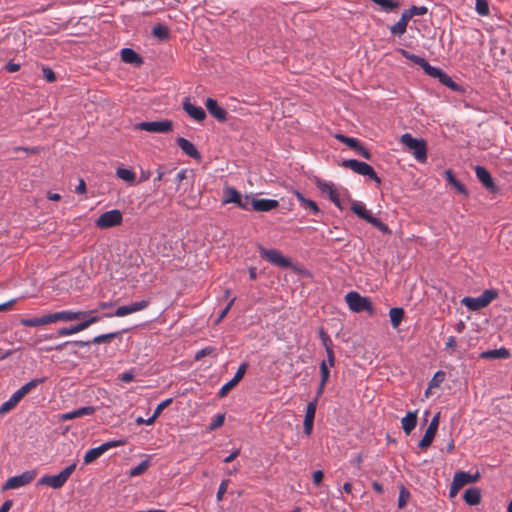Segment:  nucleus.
<instances>
[{
    "label": "nucleus",
    "mask_w": 512,
    "mask_h": 512,
    "mask_svg": "<svg viewBox=\"0 0 512 512\" xmlns=\"http://www.w3.org/2000/svg\"><path fill=\"white\" fill-rule=\"evenodd\" d=\"M44 382V378L42 379H33L26 384H24L21 388H19L12 396L2 403L0 406V415H5L12 409H14L17 404L34 388H36L39 384Z\"/></svg>",
    "instance_id": "obj_1"
},
{
    "label": "nucleus",
    "mask_w": 512,
    "mask_h": 512,
    "mask_svg": "<svg viewBox=\"0 0 512 512\" xmlns=\"http://www.w3.org/2000/svg\"><path fill=\"white\" fill-rule=\"evenodd\" d=\"M400 142L414 155L419 162H425L427 159V144L424 139L414 138L410 133L401 136Z\"/></svg>",
    "instance_id": "obj_2"
},
{
    "label": "nucleus",
    "mask_w": 512,
    "mask_h": 512,
    "mask_svg": "<svg viewBox=\"0 0 512 512\" xmlns=\"http://www.w3.org/2000/svg\"><path fill=\"white\" fill-rule=\"evenodd\" d=\"M345 301L352 312L360 313L367 311L369 315L374 314L373 305L368 297L361 296L356 291L348 292L345 295Z\"/></svg>",
    "instance_id": "obj_3"
},
{
    "label": "nucleus",
    "mask_w": 512,
    "mask_h": 512,
    "mask_svg": "<svg viewBox=\"0 0 512 512\" xmlns=\"http://www.w3.org/2000/svg\"><path fill=\"white\" fill-rule=\"evenodd\" d=\"M351 210L355 213L359 218L367 221L369 224L373 225L381 232L385 234H391V230L389 227L383 223L380 219L374 217L365 207V205L359 201H352Z\"/></svg>",
    "instance_id": "obj_4"
},
{
    "label": "nucleus",
    "mask_w": 512,
    "mask_h": 512,
    "mask_svg": "<svg viewBox=\"0 0 512 512\" xmlns=\"http://www.w3.org/2000/svg\"><path fill=\"white\" fill-rule=\"evenodd\" d=\"M497 296L498 292L496 290L487 289L478 297H464L462 303L468 309L476 311L488 306Z\"/></svg>",
    "instance_id": "obj_5"
},
{
    "label": "nucleus",
    "mask_w": 512,
    "mask_h": 512,
    "mask_svg": "<svg viewBox=\"0 0 512 512\" xmlns=\"http://www.w3.org/2000/svg\"><path fill=\"white\" fill-rule=\"evenodd\" d=\"M341 166L344 168H348L359 175L368 176L377 184H381V179L378 177L373 167L365 162L356 159H349L344 160Z\"/></svg>",
    "instance_id": "obj_6"
},
{
    "label": "nucleus",
    "mask_w": 512,
    "mask_h": 512,
    "mask_svg": "<svg viewBox=\"0 0 512 512\" xmlns=\"http://www.w3.org/2000/svg\"><path fill=\"white\" fill-rule=\"evenodd\" d=\"M76 469V463H72L57 475H45L39 480L40 485H48L54 489L61 488Z\"/></svg>",
    "instance_id": "obj_7"
},
{
    "label": "nucleus",
    "mask_w": 512,
    "mask_h": 512,
    "mask_svg": "<svg viewBox=\"0 0 512 512\" xmlns=\"http://www.w3.org/2000/svg\"><path fill=\"white\" fill-rule=\"evenodd\" d=\"M123 215L120 210L113 209L102 213L95 224L100 229H108L119 226L122 223Z\"/></svg>",
    "instance_id": "obj_8"
},
{
    "label": "nucleus",
    "mask_w": 512,
    "mask_h": 512,
    "mask_svg": "<svg viewBox=\"0 0 512 512\" xmlns=\"http://www.w3.org/2000/svg\"><path fill=\"white\" fill-rule=\"evenodd\" d=\"M259 253L263 259L278 267L289 268L292 265L290 259L283 256L282 253L277 249H267L260 247Z\"/></svg>",
    "instance_id": "obj_9"
},
{
    "label": "nucleus",
    "mask_w": 512,
    "mask_h": 512,
    "mask_svg": "<svg viewBox=\"0 0 512 512\" xmlns=\"http://www.w3.org/2000/svg\"><path fill=\"white\" fill-rule=\"evenodd\" d=\"M125 442L123 440H113L106 443H103L99 447L89 449L83 458L84 464L88 465L102 456L105 452H107L111 448L122 446Z\"/></svg>",
    "instance_id": "obj_10"
},
{
    "label": "nucleus",
    "mask_w": 512,
    "mask_h": 512,
    "mask_svg": "<svg viewBox=\"0 0 512 512\" xmlns=\"http://www.w3.org/2000/svg\"><path fill=\"white\" fill-rule=\"evenodd\" d=\"M474 171L477 179L483 185V187L489 192L496 194L499 191L498 186L496 185L494 179L492 178L490 172L483 166H475Z\"/></svg>",
    "instance_id": "obj_11"
},
{
    "label": "nucleus",
    "mask_w": 512,
    "mask_h": 512,
    "mask_svg": "<svg viewBox=\"0 0 512 512\" xmlns=\"http://www.w3.org/2000/svg\"><path fill=\"white\" fill-rule=\"evenodd\" d=\"M35 475L34 471H25L21 475L10 477L3 485V490L17 489L25 486L35 478Z\"/></svg>",
    "instance_id": "obj_12"
},
{
    "label": "nucleus",
    "mask_w": 512,
    "mask_h": 512,
    "mask_svg": "<svg viewBox=\"0 0 512 512\" xmlns=\"http://www.w3.org/2000/svg\"><path fill=\"white\" fill-rule=\"evenodd\" d=\"M141 130L152 132V133H167L173 128L171 120L142 122L138 126Z\"/></svg>",
    "instance_id": "obj_13"
},
{
    "label": "nucleus",
    "mask_w": 512,
    "mask_h": 512,
    "mask_svg": "<svg viewBox=\"0 0 512 512\" xmlns=\"http://www.w3.org/2000/svg\"><path fill=\"white\" fill-rule=\"evenodd\" d=\"M79 320L80 322L77 325L80 327L81 331L86 330L91 325L98 323L101 320V316L97 313V310H79Z\"/></svg>",
    "instance_id": "obj_14"
},
{
    "label": "nucleus",
    "mask_w": 512,
    "mask_h": 512,
    "mask_svg": "<svg viewBox=\"0 0 512 512\" xmlns=\"http://www.w3.org/2000/svg\"><path fill=\"white\" fill-rule=\"evenodd\" d=\"M317 408V398H315L313 401L309 402L306 407V413L304 418V433L307 436H310L313 430V423L315 418Z\"/></svg>",
    "instance_id": "obj_15"
},
{
    "label": "nucleus",
    "mask_w": 512,
    "mask_h": 512,
    "mask_svg": "<svg viewBox=\"0 0 512 512\" xmlns=\"http://www.w3.org/2000/svg\"><path fill=\"white\" fill-rule=\"evenodd\" d=\"M120 334H121L120 332H111V333L98 335L89 341L78 340V341H73L72 343L79 347L89 346L91 344L109 343L113 339L117 338Z\"/></svg>",
    "instance_id": "obj_16"
},
{
    "label": "nucleus",
    "mask_w": 512,
    "mask_h": 512,
    "mask_svg": "<svg viewBox=\"0 0 512 512\" xmlns=\"http://www.w3.org/2000/svg\"><path fill=\"white\" fill-rule=\"evenodd\" d=\"M184 111L195 121H203L206 118L204 109L200 106H195L190 102L189 98H185L183 101Z\"/></svg>",
    "instance_id": "obj_17"
},
{
    "label": "nucleus",
    "mask_w": 512,
    "mask_h": 512,
    "mask_svg": "<svg viewBox=\"0 0 512 512\" xmlns=\"http://www.w3.org/2000/svg\"><path fill=\"white\" fill-rule=\"evenodd\" d=\"M205 105L208 112L218 121L225 122L227 120V112L218 105L215 99L207 98Z\"/></svg>",
    "instance_id": "obj_18"
},
{
    "label": "nucleus",
    "mask_w": 512,
    "mask_h": 512,
    "mask_svg": "<svg viewBox=\"0 0 512 512\" xmlns=\"http://www.w3.org/2000/svg\"><path fill=\"white\" fill-rule=\"evenodd\" d=\"M251 206L255 211L268 212L273 209H276L279 206V203L277 200L274 199L254 198L251 200Z\"/></svg>",
    "instance_id": "obj_19"
},
{
    "label": "nucleus",
    "mask_w": 512,
    "mask_h": 512,
    "mask_svg": "<svg viewBox=\"0 0 512 512\" xmlns=\"http://www.w3.org/2000/svg\"><path fill=\"white\" fill-rule=\"evenodd\" d=\"M176 143L180 147V149L189 157L197 160L201 158L199 151L196 149L194 144L189 140L183 137H179L176 139Z\"/></svg>",
    "instance_id": "obj_20"
},
{
    "label": "nucleus",
    "mask_w": 512,
    "mask_h": 512,
    "mask_svg": "<svg viewBox=\"0 0 512 512\" xmlns=\"http://www.w3.org/2000/svg\"><path fill=\"white\" fill-rule=\"evenodd\" d=\"M316 186L323 194L328 195L329 199L332 202H336L339 192L333 183L326 182L323 180H317Z\"/></svg>",
    "instance_id": "obj_21"
},
{
    "label": "nucleus",
    "mask_w": 512,
    "mask_h": 512,
    "mask_svg": "<svg viewBox=\"0 0 512 512\" xmlns=\"http://www.w3.org/2000/svg\"><path fill=\"white\" fill-rule=\"evenodd\" d=\"M53 323L63 321V322H72L79 320V310L73 311V310H62L55 313H51Z\"/></svg>",
    "instance_id": "obj_22"
},
{
    "label": "nucleus",
    "mask_w": 512,
    "mask_h": 512,
    "mask_svg": "<svg viewBox=\"0 0 512 512\" xmlns=\"http://www.w3.org/2000/svg\"><path fill=\"white\" fill-rule=\"evenodd\" d=\"M479 477H480V474L478 472L475 473L474 475H472L468 472L459 471L454 474L453 481H455L456 484L462 488L463 486H465L467 484L477 482Z\"/></svg>",
    "instance_id": "obj_23"
},
{
    "label": "nucleus",
    "mask_w": 512,
    "mask_h": 512,
    "mask_svg": "<svg viewBox=\"0 0 512 512\" xmlns=\"http://www.w3.org/2000/svg\"><path fill=\"white\" fill-rule=\"evenodd\" d=\"M53 319L51 314L43 315L41 317H34L28 319H22L21 324L26 327H38L43 325L52 324Z\"/></svg>",
    "instance_id": "obj_24"
},
{
    "label": "nucleus",
    "mask_w": 512,
    "mask_h": 512,
    "mask_svg": "<svg viewBox=\"0 0 512 512\" xmlns=\"http://www.w3.org/2000/svg\"><path fill=\"white\" fill-rule=\"evenodd\" d=\"M121 60L128 64L140 66L143 63L142 58L130 48H123L121 50Z\"/></svg>",
    "instance_id": "obj_25"
},
{
    "label": "nucleus",
    "mask_w": 512,
    "mask_h": 512,
    "mask_svg": "<svg viewBox=\"0 0 512 512\" xmlns=\"http://www.w3.org/2000/svg\"><path fill=\"white\" fill-rule=\"evenodd\" d=\"M401 424H402L403 431L407 435H409L412 432V430H414V428L416 427V424H417V412L416 411L408 412L406 414V416L402 418Z\"/></svg>",
    "instance_id": "obj_26"
},
{
    "label": "nucleus",
    "mask_w": 512,
    "mask_h": 512,
    "mask_svg": "<svg viewBox=\"0 0 512 512\" xmlns=\"http://www.w3.org/2000/svg\"><path fill=\"white\" fill-rule=\"evenodd\" d=\"M174 169H170L166 166H159L156 170L157 176L155 178V189L160 190V185H157L156 182H163L164 184H167L171 181V174L173 173Z\"/></svg>",
    "instance_id": "obj_27"
},
{
    "label": "nucleus",
    "mask_w": 512,
    "mask_h": 512,
    "mask_svg": "<svg viewBox=\"0 0 512 512\" xmlns=\"http://www.w3.org/2000/svg\"><path fill=\"white\" fill-rule=\"evenodd\" d=\"M241 198V194L233 187L226 186L223 189V204L234 203L237 205Z\"/></svg>",
    "instance_id": "obj_28"
},
{
    "label": "nucleus",
    "mask_w": 512,
    "mask_h": 512,
    "mask_svg": "<svg viewBox=\"0 0 512 512\" xmlns=\"http://www.w3.org/2000/svg\"><path fill=\"white\" fill-rule=\"evenodd\" d=\"M447 182L460 194L468 196V191L464 184L457 180L450 169L445 171Z\"/></svg>",
    "instance_id": "obj_29"
},
{
    "label": "nucleus",
    "mask_w": 512,
    "mask_h": 512,
    "mask_svg": "<svg viewBox=\"0 0 512 512\" xmlns=\"http://www.w3.org/2000/svg\"><path fill=\"white\" fill-rule=\"evenodd\" d=\"M510 356L506 348L487 350L480 354L481 359H506Z\"/></svg>",
    "instance_id": "obj_30"
},
{
    "label": "nucleus",
    "mask_w": 512,
    "mask_h": 512,
    "mask_svg": "<svg viewBox=\"0 0 512 512\" xmlns=\"http://www.w3.org/2000/svg\"><path fill=\"white\" fill-rule=\"evenodd\" d=\"M95 412V408L92 406L81 407L77 410L65 413L62 415L63 420H71L86 415H92Z\"/></svg>",
    "instance_id": "obj_31"
},
{
    "label": "nucleus",
    "mask_w": 512,
    "mask_h": 512,
    "mask_svg": "<svg viewBox=\"0 0 512 512\" xmlns=\"http://www.w3.org/2000/svg\"><path fill=\"white\" fill-rule=\"evenodd\" d=\"M294 194L304 209H309L314 214H318L320 212V209L315 201L305 198L299 191H295Z\"/></svg>",
    "instance_id": "obj_32"
},
{
    "label": "nucleus",
    "mask_w": 512,
    "mask_h": 512,
    "mask_svg": "<svg viewBox=\"0 0 512 512\" xmlns=\"http://www.w3.org/2000/svg\"><path fill=\"white\" fill-rule=\"evenodd\" d=\"M463 499L468 505L474 506V505L479 504L481 501L480 490L478 488L467 489L464 492Z\"/></svg>",
    "instance_id": "obj_33"
},
{
    "label": "nucleus",
    "mask_w": 512,
    "mask_h": 512,
    "mask_svg": "<svg viewBox=\"0 0 512 512\" xmlns=\"http://www.w3.org/2000/svg\"><path fill=\"white\" fill-rule=\"evenodd\" d=\"M389 317L393 328H398L404 317V310L402 308H391Z\"/></svg>",
    "instance_id": "obj_34"
},
{
    "label": "nucleus",
    "mask_w": 512,
    "mask_h": 512,
    "mask_svg": "<svg viewBox=\"0 0 512 512\" xmlns=\"http://www.w3.org/2000/svg\"><path fill=\"white\" fill-rule=\"evenodd\" d=\"M171 403H172V398L166 399V400L162 401L161 403H159L157 405L156 409L154 410L153 415L147 419V425H152L155 422V420L161 415L163 410L166 407H168Z\"/></svg>",
    "instance_id": "obj_35"
},
{
    "label": "nucleus",
    "mask_w": 512,
    "mask_h": 512,
    "mask_svg": "<svg viewBox=\"0 0 512 512\" xmlns=\"http://www.w3.org/2000/svg\"><path fill=\"white\" fill-rule=\"evenodd\" d=\"M436 433L437 432L435 430L427 428L423 438L419 442V448L421 450H426L432 444Z\"/></svg>",
    "instance_id": "obj_36"
},
{
    "label": "nucleus",
    "mask_w": 512,
    "mask_h": 512,
    "mask_svg": "<svg viewBox=\"0 0 512 512\" xmlns=\"http://www.w3.org/2000/svg\"><path fill=\"white\" fill-rule=\"evenodd\" d=\"M379 5L385 12H391L399 7V2L395 0H371Z\"/></svg>",
    "instance_id": "obj_37"
},
{
    "label": "nucleus",
    "mask_w": 512,
    "mask_h": 512,
    "mask_svg": "<svg viewBox=\"0 0 512 512\" xmlns=\"http://www.w3.org/2000/svg\"><path fill=\"white\" fill-rule=\"evenodd\" d=\"M437 79L440 81L441 84L445 85L446 87L452 89L453 91L458 90V85L455 83L452 78L445 73L443 70L441 71V75L437 77Z\"/></svg>",
    "instance_id": "obj_38"
},
{
    "label": "nucleus",
    "mask_w": 512,
    "mask_h": 512,
    "mask_svg": "<svg viewBox=\"0 0 512 512\" xmlns=\"http://www.w3.org/2000/svg\"><path fill=\"white\" fill-rule=\"evenodd\" d=\"M420 67L425 71V73L427 75H429L433 78H437L439 75H441L442 69H440L438 67L431 66L425 59L422 62Z\"/></svg>",
    "instance_id": "obj_39"
},
{
    "label": "nucleus",
    "mask_w": 512,
    "mask_h": 512,
    "mask_svg": "<svg viewBox=\"0 0 512 512\" xmlns=\"http://www.w3.org/2000/svg\"><path fill=\"white\" fill-rule=\"evenodd\" d=\"M116 175L127 182H133L135 180V173L132 170L126 168H118L116 171Z\"/></svg>",
    "instance_id": "obj_40"
},
{
    "label": "nucleus",
    "mask_w": 512,
    "mask_h": 512,
    "mask_svg": "<svg viewBox=\"0 0 512 512\" xmlns=\"http://www.w3.org/2000/svg\"><path fill=\"white\" fill-rule=\"evenodd\" d=\"M152 34L156 38H159L161 40L167 39L169 36V30L166 26L158 24L153 27Z\"/></svg>",
    "instance_id": "obj_41"
},
{
    "label": "nucleus",
    "mask_w": 512,
    "mask_h": 512,
    "mask_svg": "<svg viewBox=\"0 0 512 512\" xmlns=\"http://www.w3.org/2000/svg\"><path fill=\"white\" fill-rule=\"evenodd\" d=\"M150 466V462L148 459L139 463L136 467L132 468L129 472L131 477L139 476L143 474Z\"/></svg>",
    "instance_id": "obj_42"
},
{
    "label": "nucleus",
    "mask_w": 512,
    "mask_h": 512,
    "mask_svg": "<svg viewBox=\"0 0 512 512\" xmlns=\"http://www.w3.org/2000/svg\"><path fill=\"white\" fill-rule=\"evenodd\" d=\"M81 332L80 327L76 324L71 327H63L57 330L56 336L63 337L68 335H73Z\"/></svg>",
    "instance_id": "obj_43"
},
{
    "label": "nucleus",
    "mask_w": 512,
    "mask_h": 512,
    "mask_svg": "<svg viewBox=\"0 0 512 512\" xmlns=\"http://www.w3.org/2000/svg\"><path fill=\"white\" fill-rule=\"evenodd\" d=\"M336 138L355 151L360 144L356 138L347 137L345 135H337Z\"/></svg>",
    "instance_id": "obj_44"
},
{
    "label": "nucleus",
    "mask_w": 512,
    "mask_h": 512,
    "mask_svg": "<svg viewBox=\"0 0 512 512\" xmlns=\"http://www.w3.org/2000/svg\"><path fill=\"white\" fill-rule=\"evenodd\" d=\"M475 9L477 13L481 16H486L489 14V6L487 0H476Z\"/></svg>",
    "instance_id": "obj_45"
},
{
    "label": "nucleus",
    "mask_w": 512,
    "mask_h": 512,
    "mask_svg": "<svg viewBox=\"0 0 512 512\" xmlns=\"http://www.w3.org/2000/svg\"><path fill=\"white\" fill-rule=\"evenodd\" d=\"M225 414H217L209 424L208 430L213 431L218 429L224 424Z\"/></svg>",
    "instance_id": "obj_46"
},
{
    "label": "nucleus",
    "mask_w": 512,
    "mask_h": 512,
    "mask_svg": "<svg viewBox=\"0 0 512 512\" xmlns=\"http://www.w3.org/2000/svg\"><path fill=\"white\" fill-rule=\"evenodd\" d=\"M320 374H321L322 386H325L330 377V372H329L328 364H327L326 360H323L320 364Z\"/></svg>",
    "instance_id": "obj_47"
},
{
    "label": "nucleus",
    "mask_w": 512,
    "mask_h": 512,
    "mask_svg": "<svg viewBox=\"0 0 512 512\" xmlns=\"http://www.w3.org/2000/svg\"><path fill=\"white\" fill-rule=\"evenodd\" d=\"M407 25L398 20L393 26H391L390 31L394 35H402L406 32Z\"/></svg>",
    "instance_id": "obj_48"
},
{
    "label": "nucleus",
    "mask_w": 512,
    "mask_h": 512,
    "mask_svg": "<svg viewBox=\"0 0 512 512\" xmlns=\"http://www.w3.org/2000/svg\"><path fill=\"white\" fill-rule=\"evenodd\" d=\"M319 336H320L323 346L325 347V350L332 349L333 342H332L331 338L329 337V335L323 329L320 330Z\"/></svg>",
    "instance_id": "obj_49"
},
{
    "label": "nucleus",
    "mask_w": 512,
    "mask_h": 512,
    "mask_svg": "<svg viewBox=\"0 0 512 512\" xmlns=\"http://www.w3.org/2000/svg\"><path fill=\"white\" fill-rule=\"evenodd\" d=\"M236 385L237 383L231 379L229 382H227L221 387V389L218 392L219 397H225L229 393V391L232 390Z\"/></svg>",
    "instance_id": "obj_50"
},
{
    "label": "nucleus",
    "mask_w": 512,
    "mask_h": 512,
    "mask_svg": "<svg viewBox=\"0 0 512 512\" xmlns=\"http://www.w3.org/2000/svg\"><path fill=\"white\" fill-rule=\"evenodd\" d=\"M409 496H410V493L404 487H402L400 490V493H399V497H398V507L399 508H403L407 504Z\"/></svg>",
    "instance_id": "obj_51"
},
{
    "label": "nucleus",
    "mask_w": 512,
    "mask_h": 512,
    "mask_svg": "<svg viewBox=\"0 0 512 512\" xmlns=\"http://www.w3.org/2000/svg\"><path fill=\"white\" fill-rule=\"evenodd\" d=\"M129 314H131V309H130L129 305H127V306H120L115 311V313H113V314H105L104 316L105 317H112V316L124 317V316L129 315Z\"/></svg>",
    "instance_id": "obj_52"
},
{
    "label": "nucleus",
    "mask_w": 512,
    "mask_h": 512,
    "mask_svg": "<svg viewBox=\"0 0 512 512\" xmlns=\"http://www.w3.org/2000/svg\"><path fill=\"white\" fill-rule=\"evenodd\" d=\"M148 305H149V301H147V300H141V301L134 302V303L130 304L129 307L131 309V314L147 308Z\"/></svg>",
    "instance_id": "obj_53"
},
{
    "label": "nucleus",
    "mask_w": 512,
    "mask_h": 512,
    "mask_svg": "<svg viewBox=\"0 0 512 512\" xmlns=\"http://www.w3.org/2000/svg\"><path fill=\"white\" fill-rule=\"evenodd\" d=\"M247 367H248V364L247 363H242L237 372L235 373L234 377L232 378L233 381H235L237 384L242 380V378L244 377L245 373H246V370H247Z\"/></svg>",
    "instance_id": "obj_54"
},
{
    "label": "nucleus",
    "mask_w": 512,
    "mask_h": 512,
    "mask_svg": "<svg viewBox=\"0 0 512 512\" xmlns=\"http://www.w3.org/2000/svg\"><path fill=\"white\" fill-rule=\"evenodd\" d=\"M401 53H402V55H403L406 59H408V60L412 61L413 63H415V64H417V65H419V66H421L422 62L424 61V58H422V57H420V56H417V55H415V54H411V53H409V52H408V51H406V50H401Z\"/></svg>",
    "instance_id": "obj_55"
},
{
    "label": "nucleus",
    "mask_w": 512,
    "mask_h": 512,
    "mask_svg": "<svg viewBox=\"0 0 512 512\" xmlns=\"http://www.w3.org/2000/svg\"><path fill=\"white\" fill-rule=\"evenodd\" d=\"M445 374L442 371H438L435 373L433 378L429 382V388L437 387L443 380H444Z\"/></svg>",
    "instance_id": "obj_56"
},
{
    "label": "nucleus",
    "mask_w": 512,
    "mask_h": 512,
    "mask_svg": "<svg viewBox=\"0 0 512 512\" xmlns=\"http://www.w3.org/2000/svg\"><path fill=\"white\" fill-rule=\"evenodd\" d=\"M228 485H229V480H227V479L223 480L220 483L219 488H218V492H217V495H216V498H217L218 501H222L223 500V496L227 492Z\"/></svg>",
    "instance_id": "obj_57"
},
{
    "label": "nucleus",
    "mask_w": 512,
    "mask_h": 512,
    "mask_svg": "<svg viewBox=\"0 0 512 512\" xmlns=\"http://www.w3.org/2000/svg\"><path fill=\"white\" fill-rule=\"evenodd\" d=\"M42 72H43V77L47 82L52 83V82L56 81V75L53 72V70L50 69L49 67H43Z\"/></svg>",
    "instance_id": "obj_58"
},
{
    "label": "nucleus",
    "mask_w": 512,
    "mask_h": 512,
    "mask_svg": "<svg viewBox=\"0 0 512 512\" xmlns=\"http://www.w3.org/2000/svg\"><path fill=\"white\" fill-rule=\"evenodd\" d=\"M412 16H423L427 13L428 9L425 6H412L409 8Z\"/></svg>",
    "instance_id": "obj_59"
},
{
    "label": "nucleus",
    "mask_w": 512,
    "mask_h": 512,
    "mask_svg": "<svg viewBox=\"0 0 512 512\" xmlns=\"http://www.w3.org/2000/svg\"><path fill=\"white\" fill-rule=\"evenodd\" d=\"M234 301H235V298H232L229 303L227 304V306L221 311V313L219 314L217 320H216V324L220 323L225 317L226 315L228 314L229 310L231 309L232 305L234 304Z\"/></svg>",
    "instance_id": "obj_60"
},
{
    "label": "nucleus",
    "mask_w": 512,
    "mask_h": 512,
    "mask_svg": "<svg viewBox=\"0 0 512 512\" xmlns=\"http://www.w3.org/2000/svg\"><path fill=\"white\" fill-rule=\"evenodd\" d=\"M253 198H251L250 196L246 195V196H242L241 195V198L239 200V202L237 203V205L244 209V210H248L249 209V206L251 205V200Z\"/></svg>",
    "instance_id": "obj_61"
},
{
    "label": "nucleus",
    "mask_w": 512,
    "mask_h": 512,
    "mask_svg": "<svg viewBox=\"0 0 512 512\" xmlns=\"http://www.w3.org/2000/svg\"><path fill=\"white\" fill-rule=\"evenodd\" d=\"M187 178V171L185 169L180 170L175 177L171 181L174 182L177 187L179 186L180 182Z\"/></svg>",
    "instance_id": "obj_62"
},
{
    "label": "nucleus",
    "mask_w": 512,
    "mask_h": 512,
    "mask_svg": "<svg viewBox=\"0 0 512 512\" xmlns=\"http://www.w3.org/2000/svg\"><path fill=\"white\" fill-rule=\"evenodd\" d=\"M439 422H440V412H437L434 415V417L432 418V420L430 421V424H429V426L427 428L435 430L437 432L438 426H439Z\"/></svg>",
    "instance_id": "obj_63"
},
{
    "label": "nucleus",
    "mask_w": 512,
    "mask_h": 512,
    "mask_svg": "<svg viewBox=\"0 0 512 512\" xmlns=\"http://www.w3.org/2000/svg\"><path fill=\"white\" fill-rule=\"evenodd\" d=\"M356 152L367 160L371 158L370 151L367 148L363 147L361 144H359L358 148L356 149Z\"/></svg>",
    "instance_id": "obj_64"
}]
</instances>
